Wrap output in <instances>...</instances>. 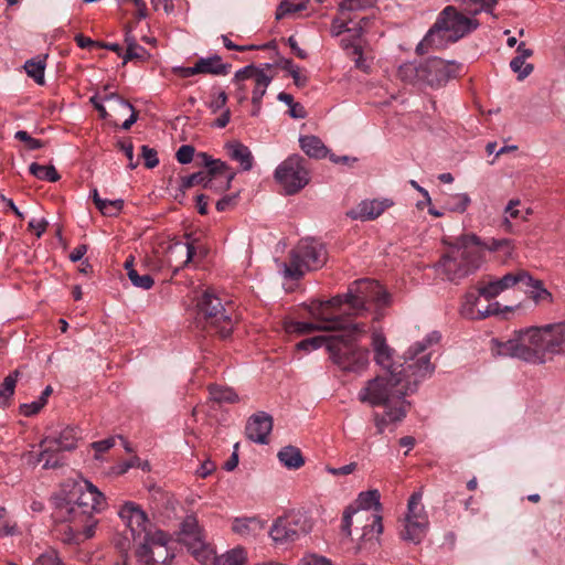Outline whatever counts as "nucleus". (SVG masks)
I'll list each match as a JSON object with an SVG mask.
<instances>
[{
	"mask_svg": "<svg viewBox=\"0 0 565 565\" xmlns=\"http://www.w3.org/2000/svg\"><path fill=\"white\" fill-rule=\"evenodd\" d=\"M440 334L437 331L429 333L423 341L416 342L405 352L406 366L399 371H391L369 380L359 392V401L372 407L392 406L405 396L417 390L419 382L430 375L435 366L430 362V354L424 352L434 343H438Z\"/></svg>",
	"mask_w": 565,
	"mask_h": 565,
	"instance_id": "1",
	"label": "nucleus"
},
{
	"mask_svg": "<svg viewBox=\"0 0 565 565\" xmlns=\"http://www.w3.org/2000/svg\"><path fill=\"white\" fill-rule=\"evenodd\" d=\"M492 343L497 355L544 364L552 355L565 352V322L520 330L507 341L493 339Z\"/></svg>",
	"mask_w": 565,
	"mask_h": 565,
	"instance_id": "2",
	"label": "nucleus"
},
{
	"mask_svg": "<svg viewBox=\"0 0 565 565\" xmlns=\"http://www.w3.org/2000/svg\"><path fill=\"white\" fill-rule=\"evenodd\" d=\"M106 508L104 493L90 481L84 480L83 486L75 484L65 498L60 499L56 513L63 521L73 523L76 531L82 530L85 539H90L98 523L94 514Z\"/></svg>",
	"mask_w": 565,
	"mask_h": 565,
	"instance_id": "3",
	"label": "nucleus"
},
{
	"mask_svg": "<svg viewBox=\"0 0 565 565\" xmlns=\"http://www.w3.org/2000/svg\"><path fill=\"white\" fill-rule=\"evenodd\" d=\"M482 239L471 233L462 234L449 245L438 264L437 269L446 276L449 281H459L465 277L477 271L483 260V255L479 249Z\"/></svg>",
	"mask_w": 565,
	"mask_h": 565,
	"instance_id": "4",
	"label": "nucleus"
},
{
	"mask_svg": "<svg viewBox=\"0 0 565 565\" xmlns=\"http://www.w3.org/2000/svg\"><path fill=\"white\" fill-rule=\"evenodd\" d=\"M339 331L328 344L332 362L344 372L358 373L365 370L369 351L356 345V337L365 332V326L345 321Z\"/></svg>",
	"mask_w": 565,
	"mask_h": 565,
	"instance_id": "5",
	"label": "nucleus"
},
{
	"mask_svg": "<svg viewBox=\"0 0 565 565\" xmlns=\"http://www.w3.org/2000/svg\"><path fill=\"white\" fill-rule=\"evenodd\" d=\"M195 320L209 333L226 339L234 330L237 316L231 302L224 305L220 297L206 290L196 300Z\"/></svg>",
	"mask_w": 565,
	"mask_h": 565,
	"instance_id": "6",
	"label": "nucleus"
},
{
	"mask_svg": "<svg viewBox=\"0 0 565 565\" xmlns=\"http://www.w3.org/2000/svg\"><path fill=\"white\" fill-rule=\"evenodd\" d=\"M326 262L327 250L323 244L313 238H302L290 250L289 262L284 263V275L291 280H298L307 271L321 268Z\"/></svg>",
	"mask_w": 565,
	"mask_h": 565,
	"instance_id": "7",
	"label": "nucleus"
},
{
	"mask_svg": "<svg viewBox=\"0 0 565 565\" xmlns=\"http://www.w3.org/2000/svg\"><path fill=\"white\" fill-rule=\"evenodd\" d=\"M379 490H369L361 492L355 501L359 511V518L362 516L365 523L362 526V534L358 543V550H371L379 543L380 535L383 533L382 504Z\"/></svg>",
	"mask_w": 565,
	"mask_h": 565,
	"instance_id": "8",
	"label": "nucleus"
},
{
	"mask_svg": "<svg viewBox=\"0 0 565 565\" xmlns=\"http://www.w3.org/2000/svg\"><path fill=\"white\" fill-rule=\"evenodd\" d=\"M312 526L313 523L306 512L290 510L274 521L268 534L276 544H287L310 533Z\"/></svg>",
	"mask_w": 565,
	"mask_h": 565,
	"instance_id": "9",
	"label": "nucleus"
},
{
	"mask_svg": "<svg viewBox=\"0 0 565 565\" xmlns=\"http://www.w3.org/2000/svg\"><path fill=\"white\" fill-rule=\"evenodd\" d=\"M479 26L478 20L470 19L454 6H447L431 26L433 31L448 43H455Z\"/></svg>",
	"mask_w": 565,
	"mask_h": 565,
	"instance_id": "10",
	"label": "nucleus"
},
{
	"mask_svg": "<svg viewBox=\"0 0 565 565\" xmlns=\"http://www.w3.org/2000/svg\"><path fill=\"white\" fill-rule=\"evenodd\" d=\"M307 160L292 154L285 159L275 170V180L284 189L285 194L294 195L302 190L310 180Z\"/></svg>",
	"mask_w": 565,
	"mask_h": 565,
	"instance_id": "11",
	"label": "nucleus"
},
{
	"mask_svg": "<svg viewBox=\"0 0 565 565\" xmlns=\"http://www.w3.org/2000/svg\"><path fill=\"white\" fill-rule=\"evenodd\" d=\"M349 298H351L352 313L359 316L366 310L367 302L386 306L390 295L377 281L361 279L349 287Z\"/></svg>",
	"mask_w": 565,
	"mask_h": 565,
	"instance_id": "12",
	"label": "nucleus"
},
{
	"mask_svg": "<svg viewBox=\"0 0 565 565\" xmlns=\"http://www.w3.org/2000/svg\"><path fill=\"white\" fill-rule=\"evenodd\" d=\"M502 292L498 279L489 281L486 285H480L477 291H469L465 296V301L461 305L460 313L462 317L470 320H481L499 312V303L493 302L486 306L484 310H475V306L479 302L480 297H484L490 300Z\"/></svg>",
	"mask_w": 565,
	"mask_h": 565,
	"instance_id": "13",
	"label": "nucleus"
},
{
	"mask_svg": "<svg viewBox=\"0 0 565 565\" xmlns=\"http://www.w3.org/2000/svg\"><path fill=\"white\" fill-rule=\"evenodd\" d=\"M119 518L126 526L122 533V541L116 543L120 552H127L131 542L141 539L147 531L148 516L139 505L134 502H126L118 512Z\"/></svg>",
	"mask_w": 565,
	"mask_h": 565,
	"instance_id": "14",
	"label": "nucleus"
},
{
	"mask_svg": "<svg viewBox=\"0 0 565 565\" xmlns=\"http://www.w3.org/2000/svg\"><path fill=\"white\" fill-rule=\"evenodd\" d=\"M422 492H414L408 500V513L404 530L401 532L403 540L418 544L426 535L428 527V519L420 504Z\"/></svg>",
	"mask_w": 565,
	"mask_h": 565,
	"instance_id": "15",
	"label": "nucleus"
},
{
	"mask_svg": "<svg viewBox=\"0 0 565 565\" xmlns=\"http://www.w3.org/2000/svg\"><path fill=\"white\" fill-rule=\"evenodd\" d=\"M180 541L185 544L198 559H206L211 550L205 543L202 527L195 515H186L180 524Z\"/></svg>",
	"mask_w": 565,
	"mask_h": 565,
	"instance_id": "16",
	"label": "nucleus"
},
{
	"mask_svg": "<svg viewBox=\"0 0 565 565\" xmlns=\"http://www.w3.org/2000/svg\"><path fill=\"white\" fill-rule=\"evenodd\" d=\"M459 64L447 62L440 57H429L423 63L422 78L430 87H440L450 78L456 77Z\"/></svg>",
	"mask_w": 565,
	"mask_h": 565,
	"instance_id": "17",
	"label": "nucleus"
},
{
	"mask_svg": "<svg viewBox=\"0 0 565 565\" xmlns=\"http://www.w3.org/2000/svg\"><path fill=\"white\" fill-rule=\"evenodd\" d=\"M409 405L407 401H399L392 406H385L383 412H372L376 435H382L386 429L394 430L406 417Z\"/></svg>",
	"mask_w": 565,
	"mask_h": 565,
	"instance_id": "18",
	"label": "nucleus"
},
{
	"mask_svg": "<svg viewBox=\"0 0 565 565\" xmlns=\"http://www.w3.org/2000/svg\"><path fill=\"white\" fill-rule=\"evenodd\" d=\"M79 435L77 428L66 427L57 437H46L41 441L42 451L38 455L36 462H40L51 452L71 451L76 448Z\"/></svg>",
	"mask_w": 565,
	"mask_h": 565,
	"instance_id": "19",
	"label": "nucleus"
},
{
	"mask_svg": "<svg viewBox=\"0 0 565 565\" xmlns=\"http://www.w3.org/2000/svg\"><path fill=\"white\" fill-rule=\"evenodd\" d=\"M318 319H320L323 324H316L311 322H302V321H291L286 323V331L289 333H298L306 334L310 333L315 330H324V331H339L343 323L347 321L343 317H328L318 316L315 313Z\"/></svg>",
	"mask_w": 565,
	"mask_h": 565,
	"instance_id": "20",
	"label": "nucleus"
},
{
	"mask_svg": "<svg viewBox=\"0 0 565 565\" xmlns=\"http://www.w3.org/2000/svg\"><path fill=\"white\" fill-rule=\"evenodd\" d=\"M273 429V417L265 413L259 412L249 417L245 433L248 439L256 444H268V435Z\"/></svg>",
	"mask_w": 565,
	"mask_h": 565,
	"instance_id": "21",
	"label": "nucleus"
},
{
	"mask_svg": "<svg viewBox=\"0 0 565 565\" xmlns=\"http://www.w3.org/2000/svg\"><path fill=\"white\" fill-rule=\"evenodd\" d=\"M372 345L374 351V360L376 364L386 370L385 373H391L393 370L399 371L402 369V364H394L393 350L387 345L386 339L382 333H373ZM403 365L406 366V363L404 362Z\"/></svg>",
	"mask_w": 565,
	"mask_h": 565,
	"instance_id": "22",
	"label": "nucleus"
},
{
	"mask_svg": "<svg viewBox=\"0 0 565 565\" xmlns=\"http://www.w3.org/2000/svg\"><path fill=\"white\" fill-rule=\"evenodd\" d=\"M392 201L385 200H365L355 209L348 212V216L353 220L369 221L379 217L387 207L392 205Z\"/></svg>",
	"mask_w": 565,
	"mask_h": 565,
	"instance_id": "23",
	"label": "nucleus"
},
{
	"mask_svg": "<svg viewBox=\"0 0 565 565\" xmlns=\"http://www.w3.org/2000/svg\"><path fill=\"white\" fill-rule=\"evenodd\" d=\"M136 556L138 562L145 565H169L168 561L173 557L167 546L159 545L152 548L150 544H139Z\"/></svg>",
	"mask_w": 565,
	"mask_h": 565,
	"instance_id": "24",
	"label": "nucleus"
},
{
	"mask_svg": "<svg viewBox=\"0 0 565 565\" xmlns=\"http://www.w3.org/2000/svg\"><path fill=\"white\" fill-rule=\"evenodd\" d=\"M204 171L210 179H216L218 189H230L235 178V172L231 170L226 162L220 159L210 161Z\"/></svg>",
	"mask_w": 565,
	"mask_h": 565,
	"instance_id": "25",
	"label": "nucleus"
},
{
	"mask_svg": "<svg viewBox=\"0 0 565 565\" xmlns=\"http://www.w3.org/2000/svg\"><path fill=\"white\" fill-rule=\"evenodd\" d=\"M264 529L265 522L257 516L236 518L232 524L233 532L244 537L256 536Z\"/></svg>",
	"mask_w": 565,
	"mask_h": 565,
	"instance_id": "26",
	"label": "nucleus"
},
{
	"mask_svg": "<svg viewBox=\"0 0 565 565\" xmlns=\"http://www.w3.org/2000/svg\"><path fill=\"white\" fill-rule=\"evenodd\" d=\"M479 247L497 253L503 263L513 258L515 252L514 242L510 238H490L487 242L482 241Z\"/></svg>",
	"mask_w": 565,
	"mask_h": 565,
	"instance_id": "27",
	"label": "nucleus"
},
{
	"mask_svg": "<svg viewBox=\"0 0 565 565\" xmlns=\"http://www.w3.org/2000/svg\"><path fill=\"white\" fill-rule=\"evenodd\" d=\"M230 158L241 164L243 171L253 168L254 158L249 148L239 141H232L226 145Z\"/></svg>",
	"mask_w": 565,
	"mask_h": 565,
	"instance_id": "28",
	"label": "nucleus"
},
{
	"mask_svg": "<svg viewBox=\"0 0 565 565\" xmlns=\"http://www.w3.org/2000/svg\"><path fill=\"white\" fill-rule=\"evenodd\" d=\"M201 74L210 75H227L231 71L232 65L223 63L222 57L214 54L209 57H201L196 61Z\"/></svg>",
	"mask_w": 565,
	"mask_h": 565,
	"instance_id": "29",
	"label": "nucleus"
},
{
	"mask_svg": "<svg viewBox=\"0 0 565 565\" xmlns=\"http://www.w3.org/2000/svg\"><path fill=\"white\" fill-rule=\"evenodd\" d=\"M102 100H106V102H110L111 103V108L115 109V110H130L131 114L129 116L128 119H126L122 125H121V128L124 130H129L130 127L138 120V113L137 110L134 108V106L126 99H124L121 96H119L117 93H109V94H106Z\"/></svg>",
	"mask_w": 565,
	"mask_h": 565,
	"instance_id": "30",
	"label": "nucleus"
},
{
	"mask_svg": "<svg viewBox=\"0 0 565 565\" xmlns=\"http://www.w3.org/2000/svg\"><path fill=\"white\" fill-rule=\"evenodd\" d=\"M195 185H201L203 189L212 186V181L205 174L204 170L198 171L190 175L181 177L179 184V191L181 194H177L175 199H178L179 202H182V199L185 196V191Z\"/></svg>",
	"mask_w": 565,
	"mask_h": 565,
	"instance_id": "31",
	"label": "nucleus"
},
{
	"mask_svg": "<svg viewBox=\"0 0 565 565\" xmlns=\"http://www.w3.org/2000/svg\"><path fill=\"white\" fill-rule=\"evenodd\" d=\"M169 263L171 264L172 257L175 256H184L185 258L181 262L180 266L175 267L174 273H178L180 268H183L189 263H191L196 254L195 246L191 242H177L169 246Z\"/></svg>",
	"mask_w": 565,
	"mask_h": 565,
	"instance_id": "32",
	"label": "nucleus"
},
{
	"mask_svg": "<svg viewBox=\"0 0 565 565\" xmlns=\"http://www.w3.org/2000/svg\"><path fill=\"white\" fill-rule=\"evenodd\" d=\"M300 148L307 156L316 159L324 158L328 149L317 136H302L299 138Z\"/></svg>",
	"mask_w": 565,
	"mask_h": 565,
	"instance_id": "33",
	"label": "nucleus"
},
{
	"mask_svg": "<svg viewBox=\"0 0 565 565\" xmlns=\"http://www.w3.org/2000/svg\"><path fill=\"white\" fill-rule=\"evenodd\" d=\"M279 461L288 469H299L305 465V459L299 448L286 446L277 455Z\"/></svg>",
	"mask_w": 565,
	"mask_h": 565,
	"instance_id": "34",
	"label": "nucleus"
},
{
	"mask_svg": "<svg viewBox=\"0 0 565 565\" xmlns=\"http://www.w3.org/2000/svg\"><path fill=\"white\" fill-rule=\"evenodd\" d=\"M423 63L407 62L398 67L397 76L401 81L408 84H424L422 78Z\"/></svg>",
	"mask_w": 565,
	"mask_h": 565,
	"instance_id": "35",
	"label": "nucleus"
},
{
	"mask_svg": "<svg viewBox=\"0 0 565 565\" xmlns=\"http://www.w3.org/2000/svg\"><path fill=\"white\" fill-rule=\"evenodd\" d=\"M19 375L20 372L15 370L6 376L3 382L0 384V408H7L10 405Z\"/></svg>",
	"mask_w": 565,
	"mask_h": 565,
	"instance_id": "36",
	"label": "nucleus"
},
{
	"mask_svg": "<svg viewBox=\"0 0 565 565\" xmlns=\"http://www.w3.org/2000/svg\"><path fill=\"white\" fill-rule=\"evenodd\" d=\"M466 13L476 15L481 11L491 13L499 0H455Z\"/></svg>",
	"mask_w": 565,
	"mask_h": 565,
	"instance_id": "37",
	"label": "nucleus"
},
{
	"mask_svg": "<svg viewBox=\"0 0 565 565\" xmlns=\"http://www.w3.org/2000/svg\"><path fill=\"white\" fill-rule=\"evenodd\" d=\"M47 55L36 56L25 62L24 70L39 85L44 84L45 60Z\"/></svg>",
	"mask_w": 565,
	"mask_h": 565,
	"instance_id": "38",
	"label": "nucleus"
},
{
	"mask_svg": "<svg viewBox=\"0 0 565 565\" xmlns=\"http://www.w3.org/2000/svg\"><path fill=\"white\" fill-rule=\"evenodd\" d=\"M210 398L216 403H236L238 402V395L230 387H223L218 385H210L209 387Z\"/></svg>",
	"mask_w": 565,
	"mask_h": 565,
	"instance_id": "39",
	"label": "nucleus"
},
{
	"mask_svg": "<svg viewBox=\"0 0 565 565\" xmlns=\"http://www.w3.org/2000/svg\"><path fill=\"white\" fill-rule=\"evenodd\" d=\"M445 46L446 41L437 35L430 28L425 38L416 46V53L423 55L426 54L429 49H444Z\"/></svg>",
	"mask_w": 565,
	"mask_h": 565,
	"instance_id": "40",
	"label": "nucleus"
},
{
	"mask_svg": "<svg viewBox=\"0 0 565 565\" xmlns=\"http://www.w3.org/2000/svg\"><path fill=\"white\" fill-rule=\"evenodd\" d=\"M500 286L502 287V291L513 287L518 282H523L524 285H531L533 281V277L525 270H519L518 273H508L502 278L498 279Z\"/></svg>",
	"mask_w": 565,
	"mask_h": 565,
	"instance_id": "41",
	"label": "nucleus"
},
{
	"mask_svg": "<svg viewBox=\"0 0 565 565\" xmlns=\"http://www.w3.org/2000/svg\"><path fill=\"white\" fill-rule=\"evenodd\" d=\"M29 171L39 180H45L49 182H56L61 178L53 166H41L36 162H33L30 164Z\"/></svg>",
	"mask_w": 565,
	"mask_h": 565,
	"instance_id": "42",
	"label": "nucleus"
},
{
	"mask_svg": "<svg viewBox=\"0 0 565 565\" xmlns=\"http://www.w3.org/2000/svg\"><path fill=\"white\" fill-rule=\"evenodd\" d=\"M246 561L245 550L236 547L217 557L216 565H245Z\"/></svg>",
	"mask_w": 565,
	"mask_h": 565,
	"instance_id": "43",
	"label": "nucleus"
},
{
	"mask_svg": "<svg viewBox=\"0 0 565 565\" xmlns=\"http://www.w3.org/2000/svg\"><path fill=\"white\" fill-rule=\"evenodd\" d=\"M343 303H348L351 307V298H349V291L343 295H337L329 300L320 301L319 307L317 309V315L332 317L327 312L329 308H340Z\"/></svg>",
	"mask_w": 565,
	"mask_h": 565,
	"instance_id": "44",
	"label": "nucleus"
},
{
	"mask_svg": "<svg viewBox=\"0 0 565 565\" xmlns=\"http://www.w3.org/2000/svg\"><path fill=\"white\" fill-rule=\"evenodd\" d=\"M271 77L268 76L265 72H259L256 81L255 87L253 89L252 103L257 104L262 102L264 95L266 94L267 87L271 83Z\"/></svg>",
	"mask_w": 565,
	"mask_h": 565,
	"instance_id": "45",
	"label": "nucleus"
},
{
	"mask_svg": "<svg viewBox=\"0 0 565 565\" xmlns=\"http://www.w3.org/2000/svg\"><path fill=\"white\" fill-rule=\"evenodd\" d=\"M355 516L356 521L360 523H365V520H363L362 516L359 518V511L354 508V505H349L345 508L342 514V524H341V533L350 537L352 534L351 526H352V518Z\"/></svg>",
	"mask_w": 565,
	"mask_h": 565,
	"instance_id": "46",
	"label": "nucleus"
},
{
	"mask_svg": "<svg viewBox=\"0 0 565 565\" xmlns=\"http://www.w3.org/2000/svg\"><path fill=\"white\" fill-rule=\"evenodd\" d=\"M150 57V53L139 45L138 43L129 44V47H127L126 53L122 55V64H127L130 61L137 60V61H147Z\"/></svg>",
	"mask_w": 565,
	"mask_h": 565,
	"instance_id": "47",
	"label": "nucleus"
},
{
	"mask_svg": "<svg viewBox=\"0 0 565 565\" xmlns=\"http://www.w3.org/2000/svg\"><path fill=\"white\" fill-rule=\"evenodd\" d=\"M307 9V3L305 1L300 2H291L290 0H284L276 11V19L280 20L287 14L301 12Z\"/></svg>",
	"mask_w": 565,
	"mask_h": 565,
	"instance_id": "48",
	"label": "nucleus"
},
{
	"mask_svg": "<svg viewBox=\"0 0 565 565\" xmlns=\"http://www.w3.org/2000/svg\"><path fill=\"white\" fill-rule=\"evenodd\" d=\"M331 338H332V335L331 337L317 335V337H312L309 339H305L297 344V348L299 350H303V351H311V350L319 349L321 347H326V349L328 350V344L331 341Z\"/></svg>",
	"mask_w": 565,
	"mask_h": 565,
	"instance_id": "49",
	"label": "nucleus"
},
{
	"mask_svg": "<svg viewBox=\"0 0 565 565\" xmlns=\"http://www.w3.org/2000/svg\"><path fill=\"white\" fill-rule=\"evenodd\" d=\"M129 280L136 288L149 290L154 285V280L151 275H140L138 270H129Z\"/></svg>",
	"mask_w": 565,
	"mask_h": 565,
	"instance_id": "50",
	"label": "nucleus"
},
{
	"mask_svg": "<svg viewBox=\"0 0 565 565\" xmlns=\"http://www.w3.org/2000/svg\"><path fill=\"white\" fill-rule=\"evenodd\" d=\"M124 207V200H103L98 211L105 216H117Z\"/></svg>",
	"mask_w": 565,
	"mask_h": 565,
	"instance_id": "51",
	"label": "nucleus"
},
{
	"mask_svg": "<svg viewBox=\"0 0 565 565\" xmlns=\"http://www.w3.org/2000/svg\"><path fill=\"white\" fill-rule=\"evenodd\" d=\"M139 540V544H150L152 548H157V546L159 545L167 546V543L169 541L167 534L162 531H157L154 533L146 531V533H143V535Z\"/></svg>",
	"mask_w": 565,
	"mask_h": 565,
	"instance_id": "52",
	"label": "nucleus"
},
{
	"mask_svg": "<svg viewBox=\"0 0 565 565\" xmlns=\"http://www.w3.org/2000/svg\"><path fill=\"white\" fill-rule=\"evenodd\" d=\"M510 67L514 73H518V78L521 81L527 77L533 71V65L525 63V60L518 55L510 62Z\"/></svg>",
	"mask_w": 565,
	"mask_h": 565,
	"instance_id": "53",
	"label": "nucleus"
},
{
	"mask_svg": "<svg viewBox=\"0 0 565 565\" xmlns=\"http://www.w3.org/2000/svg\"><path fill=\"white\" fill-rule=\"evenodd\" d=\"M34 565H64V563L57 551L49 548L35 559Z\"/></svg>",
	"mask_w": 565,
	"mask_h": 565,
	"instance_id": "54",
	"label": "nucleus"
},
{
	"mask_svg": "<svg viewBox=\"0 0 565 565\" xmlns=\"http://www.w3.org/2000/svg\"><path fill=\"white\" fill-rule=\"evenodd\" d=\"M259 72H264V70L256 67L255 65L250 64L247 65L241 70H238L233 77V82L239 84L241 82L249 78H254L256 81V77Z\"/></svg>",
	"mask_w": 565,
	"mask_h": 565,
	"instance_id": "55",
	"label": "nucleus"
},
{
	"mask_svg": "<svg viewBox=\"0 0 565 565\" xmlns=\"http://www.w3.org/2000/svg\"><path fill=\"white\" fill-rule=\"evenodd\" d=\"M345 49L351 50L349 54L353 57L355 67L363 71L364 73H369L370 66L363 58L362 47L360 45L352 44L350 47L345 46Z\"/></svg>",
	"mask_w": 565,
	"mask_h": 565,
	"instance_id": "56",
	"label": "nucleus"
},
{
	"mask_svg": "<svg viewBox=\"0 0 565 565\" xmlns=\"http://www.w3.org/2000/svg\"><path fill=\"white\" fill-rule=\"evenodd\" d=\"M141 158L143 159V164L147 169H153L159 164L157 150L147 145L141 147Z\"/></svg>",
	"mask_w": 565,
	"mask_h": 565,
	"instance_id": "57",
	"label": "nucleus"
},
{
	"mask_svg": "<svg viewBox=\"0 0 565 565\" xmlns=\"http://www.w3.org/2000/svg\"><path fill=\"white\" fill-rule=\"evenodd\" d=\"M14 138L24 142L29 150H36L44 147V142L42 140L31 137L25 130H18Z\"/></svg>",
	"mask_w": 565,
	"mask_h": 565,
	"instance_id": "58",
	"label": "nucleus"
},
{
	"mask_svg": "<svg viewBox=\"0 0 565 565\" xmlns=\"http://www.w3.org/2000/svg\"><path fill=\"white\" fill-rule=\"evenodd\" d=\"M527 287H532L533 299L537 302L541 300H551V292L544 288L543 282L541 280L534 279L531 285H526Z\"/></svg>",
	"mask_w": 565,
	"mask_h": 565,
	"instance_id": "59",
	"label": "nucleus"
},
{
	"mask_svg": "<svg viewBox=\"0 0 565 565\" xmlns=\"http://www.w3.org/2000/svg\"><path fill=\"white\" fill-rule=\"evenodd\" d=\"M118 148L124 151L125 156L128 159V167L132 170L137 168L138 161L134 160V145L130 140H119L117 142Z\"/></svg>",
	"mask_w": 565,
	"mask_h": 565,
	"instance_id": "60",
	"label": "nucleus"
},
{
	"mask_svg": "<svg viewBox=\"0 0 565 565\" xmlns=\"http://www.w3.org/2000/svg\"><path fill=\"white\" fill-rule=\"evenodd\" d=\"M194 153L195 149L193 146L183 145L178 149L175 158L181 164H188L193 160Z\"/></svg>",
	"mask_w": 565,
	"mask_h": 565,
	"instance_id": "61",
	"label": "nucleus"
},
{
	"mask_svg": "<svg viewBox=\"0 0 565 565\" xmlns=\"http://www.w3.org/2000/svg\"><path fill=\"white\" fill-rule=\"evenodd\" d=\"M454 199L456 202L454 204H449V209L455 212L463 213L470 203L468 194H458Z\"/></svg>",
	"mask_w": 565,
	"mask_h": 565,
	"instance_id": "62",
	"label": "nucleus"
},
{
	"mask_svg": "<svg viewBox=\"0 0 565 565\" xmlns=\"http://www.w3.org/2000/svg\"><path fill=\"white\" fill-rule=\"evenodd\" d=\"M43 461V468H57L64 465L63 458L58 455V452H51L46 455L40 462Z\"/></svg>",
	"mask_w": 565,
	"mask_h": 565,
	"instance_id": "63",
	"label": "nucleus"
},
{
	"mask_svg": "<svg viewBox=\"0 0 565 565\" xmlns=\"http://www.w3.org/2000/svg\"><path fill=\"white\" fill-rule=\"evenodd\" d=\"M44 407L43 402L39 399L29 404H22L20 406V412L26 417L33 416L38 414Z\"/></svg>",
	"mask_w": 565,
	"mask_h": 565,
	"instance_id": "64",
	"label": "nucleus"
}]
</instances>
